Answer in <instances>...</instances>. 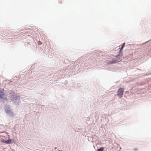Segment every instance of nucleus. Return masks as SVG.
Returning <instances> with one entry per match:
<instances>
[{
  "instance_id": "nucleus-4",
  "label": "nucleus",
  "mask_w": 151,
  "mask_h": 151,
  "mask_svg": "<svg viewBox=\"0 0 151 151\" xmlns=\"http://www.w3.org/2000/svg\"><path fill=\"white\" fill-rule=\"evenodd\" d=\"M12 139H10L8 140H6L5 141V143H6V144H9L10 143H11L12 142Z\"/></svg>"
},
{
  "instance_id": "nucleus-3",
  "label": "nucleus",
  "mask_w": 151,
  "mask_h": 151,
  "mask_svg": "<svg viewBox=\"0 0 151 151\" xmlns=\"http://www.w3.org/2000/svg\"><path fill=\"white\" fill-rule=\"evenodd\" d=\"M118 60H111L109 61V64H112L114 63H115L118 62Z\"/></svg>"
},
{
  "instance_id": "nucleus-7",
  "label": "nucleus",
  "mask_w": 151,
  "mask_h": 151,
  "mask_svg": "<svg viewBox=\"0 0 151 151\" xmlns=\"http://www.w3.org/2000/svg\"><path fill=\"white\" fill-rule=\"evenodd\" d=\"M118 58V57L117 56H116V59H117Z\"/></svg>"
},
{
  "instance_id": "nucleus-5",
  "label": "nucleus",
  "mask_w": 151,
  "mask_h": 151,
  "mask_svg": "<svg viewBox=\"0 0 151 151\" xmlns=\"http://www.w3.org/2000/svg\"><path fill=\"white\" fill-rule=\"evenodd\" d=\"M104 150V148L103 147H101L100 148L98 149L97 150V151H103Z\"/></svg>"
},
{
  "instance_id": "nucleus-1",
  "label": "nucleus",
  "mask_w": 151,
  "mask_h": 151,
  "mask_svg": "<svg viewBox=\"0 0 151 151\" xmlns=\"http://www.w3.org/2000/svg\"><path fill=\"white\" fill-rule=\"evenodd\" d=\"M124 91V89L123 88H120L117 91L118 95L119 97L121 98L122 97Z\"/></svg>"
},
{
  "instance_id": "nucleus-6",
  "label": "nucleus",
  "mask_w": 151,
  "mask_h": 151,
  "mask_svg": "<svg viewBox=\"0 0 151 151\" xmlns=\"http://www.w3.org/2000/svg\"><path fill=\"white\" fill-rule=\"evenodd\" d=\"M125 43H124L123 44L122 47L120 49V51H121V50H122L123 49L125 45Z\"/></svg>"
},
{
  "instance_id": "nucleus-2",
  "label": "nucleus",
  "mask_w": 151,
  "mask_h": 151,
  "mask_svg": "<svg viewBox=\"0 0 151 151\" xmlns=\"http://www.w3.org/2000/svg\"><path fill=\"white\" fill-rule=\"evenodd\" d=\"M4 91V90L3 89L2 91H1L0 92V98H3V96L4 95V93L3 92Z\"/></svg>"
}]
</instances>
